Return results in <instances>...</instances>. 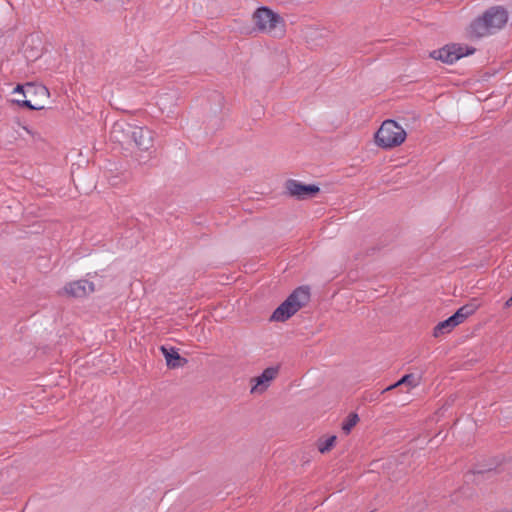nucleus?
<instances>
[{"mask_svg":"<svg viewBox=\"0 0 512 512\" xmlns=\"http://www.w3.org/2000/svg\"><path fill=\"white\" fill-rule=\"evenodd\" d=\"M508 21V13L501 6H494L486 10L482 16L473 20L467 30L471 39H479L504 27Z\"/></svg>","mask_w":512,"mask_h":512,"instance_id":"obj_1","label":"nucleus"},{"mask_svg":"<svg viewBox=\"0 0 512 512\" xmlns=\"http://www.w3.org/2000/svg\"><path fill=\"white\" fill-rule=\"evenodd\" d=\"M13 93L20 97L13 99L12 102L30 110L44 109L49 97V91L44 85L34 83L18 84Z\"/></svg>","mask_w":512,"mask_h":512,"instance_id":"obj_2","label":"nucleus"},{"mask_svg":"<svg viewBox=\"0 0 512 512\" xmlns=\"http://www.w3.org/2000/svg\"><path fill=\"white\" fill-rule=\"evenodd\" d=\"M252 21L254 29L260 33H265L272 37H281L285 33L283 18L268 7L262 6L257 8L252 15Z\"/></svg>","mask_w":512,"mask_h":512,"instance_id":"obj_3","label":"nucleus"},{"mask_svg":"<svg viewBox=\"0 0 512 512\" xmlns=\"http://www.w3.org/2000/svg\"><path fill=\"white\" fill-rule=\"evenodd\" d=\"M406 131L395 120H385L375 133L374 139L378 147L391 149L400 146L406 139Z\"/></svg>","mask_w":512,"mask_h":512,"instance_id":"obj_4","label":"nucleus"},{"mask_svg":"<svg viewBox=\"0 0 512 512\" xmlns=\"http://www.w3.org/2000/svg\"><path fill=\"white\" fill-rule=\"evenodd\" d=\"M287 193L298 200H305L316 196L320 188L314 184H304L294 179L285 182Z\"/></svg>","mask_w":512,"mask_h":512,"instance_id":"obj_5","label":"nucleus"},{"mask_svg":"<svg viewBox=\"0 0 512 512\" xmlns=\"http://www.w3.org/2000/svg\"><path fill=\"white\" fill-rule=\"evenodd\" d=\"M154 132L147 127L133 126L130 135V146L134 145L139 151L147 152L153 147Z\"/></svg>","mask_w":512,"mask_h":512,"instance_id":"obj_6","label":"nucleus"},{"mask_svg":"<svg viewBox=\"0 0 512 512\" xmlns=\"http://www.w3.org/2000/svg\"><path fill=\"white\" fill-rule=\"evenodd\" d=\"M133 126L134 124L126 121L115 122L110 131V139L122 146H130V135L133 130Z\"/></svg>","mask_w":512,"mask_h":512,"instance_id":"obj_7","label":"nucleus"},{"mask_svg":"<svg viewBox=\"0 0 512 512\" xmlns=\"http://www.w3.org/2000/svg\"><path fill=\"white\" fill-rule=\"evenodd\" d=\"M279 372V366L266 368L261 375L251 379L255 384L251 388V393H263L269 386L270 382L276 378Z\"/></svg>","mask_w":512,"mask_h":512,"instance_id":"obj_8","label":"nucleus"},{"mask_svg":"<svg viewBox=\"0 0 512 512\" xmlns=\"http://www.w3.org/2000/svg\"><path fill=\"white\" fill-rule=\"evenodd\" d=\"M64 291L69 296L82 298L94 291V284L88 280H77L65 285Z\"/></svg>","mask_w":512,"mask_h":512,"instance_id":"obj_9","label":"nucleus"},{"mask_svg":"<svg viewBox=\"0 0 512 512\" xmlns=\"http://www.w3.org/2000/svg\"><path fill=\"white\" fill-rule=\"evenodd\" d=\"M293 306L292 309L297 312L305 306L310 300V291L308 287L296 288L286 299Z\"/></svg>","mask_w":512,"mask_h":512,"instance_id":"obj_10","label":"nucleus"},{"mask_svg":"<svg viewBox=\"0 0 512 512\" xmlns=\"http://www.w3.org/2000/svg\"><path fill=\"white\" fill-rule=\"evenodd\" d=\"M160 350L165 357L167 366L171 369L183 367L188 362V360L183 358L174 348L161 346Z\"/></svg>","mask_w":512,"mask_h":512,"instance_id":"obj_11","label":"nucleus"},{"mask_svg":"<svg viewBox=\"0 0 512 512\" xmlns=\"http://www.w3.org/2000/svg\"><path fill=\"white\" fill-rule=\"evenodd\" d=\"M292 305L289 301L285 300L281 303L273 312L270 317L271 321L284 322L293 316L296 312L292 309Z\"/></svg>","mask_w":512,"mask_h":512,"instance_id":"obj_12","label":"nucleus"},{"mask_svg":"<svg viewBox=\"0 0 512 512\" xmlns=\"http://www.w3.org/2000/svg\"><path fill=\"white\" fill-rule=\"evenodd\" d=\"M430 56L447 64H452L457 61V56H454L451 45H446L441 49L434 50L431 52Z\"/></svg>","mask_w":512,"mask_h":512,"instance_id":"obj_13","label":"nucleus"},{"mask_svg":"<svg viewBox=\"0 0 512 512\" xmlns=\"http://www.w3.org/2000/svg\"><path fill=\"white\" fill-rule=\"evenodd\" d=\"M478 308V304L471 302L460 307L452 317L455 319L457 324H461L465 319L472 315Z\"/></svg>","mask_w":512,"mask_h":512,"instance_id":"obj_14","label":"nucleus"},{"mask_svg":"<svg viewBox=\"0 0 512 512\" xmlns=\"http://www.w3.org/2000/svg\"><path fill=\"white\" fill-rule=\"evenodd\" d=\"M458 324L456 323L455 319L450 316L448 319L439 322L434 330H433V336L434 337H440L441 335H444L446 333H449L452 331L453 328H455Z\"/></svg>","mask_w":512,"mask_h":512,"instance_id":"obj_15","label":"nucleus"},{"mask_svg":"<svg viewBox=\"0 0 512 512\" xmlns=\"http://www.w3.org/2000/svg\"><path fill=\"white\" fill-rule=\"evenodd\" d=\"M419 384V379L412 373L406 374L401 377L396 383L390 385L386 389L383 390L382 393L392 390L400 385H408L410 387H416Z\"/></svg>","mask_w":512,"mask_h":512,"instance_id":"obj_16","label":"nucleus"},{"mask_svg":"<svg viewBox=\"0 0 512 512\" xmlns=\"http://www.w3.org/2000/svg\"><path fill=\"white\" fill-rule=\"evenodd\" d=\"M452 51L454 52V56H457V60L464 57L471 55L475 52V48L468 47V46H461L457 44L451 45Z\"/></svg>","mask_w":512,"mask_h":512,"instance_id":"obj_17","label":"nucleus"},{"mask_svg":"<svg viewBox=\"0 0 512 512\" xmlns=\"http://www.w3.org/2000/svg\"><path fill=\"white\" fill-rule=\"evenodd\" d=\"M336 439L337 437L335 435L330 436L325 440L320 439L317 444L319 452L326 453L330 451L335 445Z\"/></svg>","mask_w":512,"mask_h":512,"instance_id":"obj_18","label":"nucleus"},{"mask_svg":"<svg viewBox=\"0 0 512 512\" xmlns=\"http://www.w3.org/2000/svg\"><path fill=\"white\" fill-rule=\"evenodd\" d=\"M359 417L356 413H350L342 423V430L345 434H349L351 429L358 423Z\"/></svg>","mask_w":512,"mask_h":512,"instance_id":"obj_19","label":"nucleus"},{"mask_svg":"<svg viewBox=\"0 0 512 512\" xmlns=\"http://www.w3.org/2000/svg\"><path fill=\"white\" fill-rule=\"evenodd\" d=\"M492 472H494V469L489 468V469H486V470H474L473 474L477 475V476H480V475H484V474H491Z\"/></svg>","mask_w":512,"mask_h":512,"instance_id":"obj_20","label":"nucleus"},{"mask_svg":"<svg viewBox=\"0 0 512 512\" xmlns=\"http://www.w3.org/2000/svg\"><path fill=\"white\" fill-rule=\"evenodd\" d=\"M504 306L509 308L512 306V296L505 302Z\"/></svg>","mask_w":512,"mask_h":512,"instance_id":"obj_21","label":"nucleus"}]
</instances>
